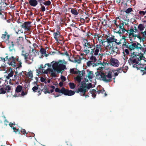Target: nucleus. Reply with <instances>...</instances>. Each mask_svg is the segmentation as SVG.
<instances>
[{"label":"nucleus","mask_w":146,"mask_h":146,"mask_svg":"<svg viewBox=\"0 0 146 146\" xmlns=\"http://www.w3.org/2000/svg\"><path fill=\"white\" fill-rule=\"evenodd\" d=\"M142 56L137 55L136 52H133L131 55L129 62L130 65H132L134 68H136L143 72V74H146V65L141 64V61Z\"/></svg>","instance_id":"f257e3e1"},{"label":"nucleus","mask_w":146,"mask_h":146,"mask_svg":"<svg viewBox=\"0 0 146 146\" xmlns=\"http://www.w3.org/2000/svg\"><path fill=\"white\" fill-rule=\"evenodd\" d=\"M112 72L111 71H109L106 72H100L96 73V76H99V78H101V80L103 81L106 82H111L112 79Z\"/></svg>","instance_id":"f03ea898"},{"label":"nucleus","mask_w":146,"mask_h":146,"mask_svg":"<svg viewBox=\"0 0 146 146\" xmlns=\"http://www.w3.org/2000/svg\"><path fill=\"white\" fill-rule=\"evenodd\" d=\"M30 52V53L29 54L26 53L21 54V55L24 57L26 62L29 64H31L33 62L34 57L36 56V54L37 53V51L32 48L31 52Z\"/></svg>","instance_id":"7ed1b4c3"},{"label":"nucleus","mask_w":146,"mask_h":146,"mask_svg":"<svg viewBox=\"0 0 146 146\" xmlns=\"http://www.w3.org/2000/svg\"><path fill=\"white\" fill-rule=\"evenodd\" d=\"M117 20H113V22L115 24L116 26V29L117 30V31L116 32L117 34L120 35L121 34L124 33L126 30L124 27V22H123L121 20H119L118 21Z\"/></svg>","instance_id":"20e7f679"},{"label":"nucleus","mask_w":146,"mask_h":146,"mask_svg":"<svg viewBox=\"0 0 146 146\" xmlns=\"http://www.w3.org/2000/svg\"><path fill=\"white\" fill-rule=\"evenodd\" d=\"M130 51L136 50L140 52L141 50L144 51L143 48L139 43L136 42H132L129 45V49Z\"/></svg>","instance_id":"39448f33"},{"label":"nucleus","mask_w":146,"mask_h":146,"mask_svg":"<svg viewBox=\"0 0 146 146\" xmlns=\"http://www.w3.org/2000/svg\"><path fill=\"white\" fill-rule=\"evenodd\" d=\"M53 69L58 73H60L62 71L64 70L66 68V66L63 64H60L59 62H55L52 66Z\"/></svg>","instance_id":"423d86ee"},{"label":"nucleus","mask_w":146,"mask_h":146,"mask_svg":"<svg viewBox=\"0 0 146 146\" xmlns=\"http://www.w3.org/2000/svg\"><path fill=\"white\" fill-rule=\"evenodd\" d=\"M101 45L99 44L95 45L94 44V48L91 49V51L90 52V55H94L95 56L98 55V54L100 51H101Z\"/></svg>","instance_id":"0eeeda50"},{"label":"nucleus","mask_w":146,"mask_h":146,"mask_svg":"<svg viewBox=\"0 0 146 146\" xmlns=\"http://www.w3.org/2000/svg\"><path fill=\"white\" fill-rule=\"evenodd\" d=\"M5 58L8 60V64L9 65L12 66L14 68H16V62H15V58L13 56L8 58V56H7Z\"/></svg>","instance_id":"6e6552de"},{"label":"nucleus","mask_w":146,"mask_h":146,"mask_svg":"<svg viewBox=\"0 0 146 146\" xmlns=\"http://www.w3.org/2000/svg\"><path fill=\"white\" fill-rule=\"evenodd\" d=\"M85 87L80 86L79 88L76 89V92L77 93H79L80 95L83 96H85L86 97H89L88 95H86L85 94L86 92V88H84Z\"/></svg>","instance_id":"1a4fd4ad"},{"label":"nucleus","mask_w":146,"mask_h":146,"mask_svg":"<svg viewBox=\"0 0 146 146\" xmlns=\"http://www.w3.org/2000/svg\"><path fill=\"white\" fill-rule=\"evenodd\" d=\"M107 42L108 44L110 46V48L113 47V46L112 45V46L110 44L115 42L117 45H119L117 43H118L117 40V39L115 38V36H113L112 37H109V38H106V41H105L104 42Z\"/></svg>","instance_id":"9d476101"},{"label":"nucleus","mask_w":146,"mask_h":146,"mask_svg":"<svg viewBox=\"0 0 146 146\" xmlns=\"http://www.w3.org/2000/svg\"><path fill=\"white\" fill-rule=\"evenodd\" d=\"M11 90V88L9 85L3 86L0 88V94H5L6 93L7 91V92H10Z\"/></svg>","instance_id":"9b49d317"},{"label":"nucleus","mask_w":146,"mask_h":146,"mask_svg":"<svg viewBox=\"0 0 146 146\" xmlns=\"http://www.w3.org/2000/svg\"><path fill=\"white\" fill-rule=\"evenodd\" d=\"M19 23H20L21 24L20 26L22 28L25 29L26 31H28L30 30V28L29 26L30 25L31 23V22L29 21L25 22L23 24H21V23L20 22H18Z\"/></svg>","instance_id":"f8f14e48"},{"label":"nucleus","mask_w":146,"mask_h":146,"mask_svg":"<svg viewBox=\"0 0 146 146\" xmlns=\"http://www.w3.org/2000/svg\"><path fill=\"white\" fill-rule=\"evenodd\" d=\"M23 37L19 36L15 43V45L18 46H22L23 43Z\"/></svg>","instance_id":"ddd939ff"},{"label":"nucleus","mask_w":146,"mask_h":146,"mask_svg":"<svg viewBox=\"0 0 146 146\" xmlns=\"http://www.w3.org/2000/svg\"><path fill=\"white\" fill-rule=\"evenodd\" d=\"M0 11H4L7 9L8 4L5 1L1 2L0 3Z\"/></svg>","instance_id":"4468645a"},{"label":"nucleus","mask_w":146,"mask_h":146,"mask_svg":"<svg viewBox=\"0 0 146 146\" xmlns=\"http://www.w3.org/2000/svg\"><path fill=\"white\" fill-rule=\"evenodd\" d=\"M110 62L111 65L114 66L118 67L119 64L118 60L114 58H111L110 60Z\"/></svg>","instance_id":"2eb2a0df"},{"label":"nucleus","mask_w":146,"mask_h":146,"mask_svg":"<svg viewBox=\"0 0 146 146\" xmlns=\"http://www.w3.org/2000/svg\"><path fill=\"white\" fill-rule=\"evenodd\" d=\"M9 71H10V72L8 74V75L6 76V78L8 80H9V83L11 84V79L10 78L12 77L14 75V71L10 67L9 68Z\"/></svg>","instance_id":"dca6fc26"},{"label":"nucleus","mask_w":146,"mask_h":146,"mask_svg":"<svg viewBox=\"0 0 146 146\" xmlns=\"http://www.w3.org/2000/svg\"><path fill=\"white\" fill-rule=\"evenodd\" d=\"M19 70L18 69L16 68L15 70H14L15 72V74L14 75L13 79H12V80L13 81H15L16 80H17V82H19L21 80V77H20V78L19 77V76L18 74V70Z\"/></svg>","instance_id":"f3484780"},{"label":"nucleus","mask_w":146,"mask_h":146,"mask_svg":"<svg viewBox=\"0 0 146 146\" xmlns=\"http://www.w3.org/2000/svg\"><path fill=\"white\" fill-rule=\"evenodd\" d=\"M15 62H18L17 63H16L17 66H16V68L19 69L20 68L22 67L21 65L22 62H21V60H19L18 57H16L15 58Z\"/></svg>","instance_id":"a211bd4d"},{"label":"nucleus","mask_w":146,"mask_h":146,"mask_svg":"<svg viewBox=\"0 0 146 146\" xmlns=\"http://www.w3.org/2000/svg\"><path fill=\"white\" fill-rule=\"evenodd\" d=\"M121 11L125 12L126 13V15L131 14V12L133 11V9L131 7H129L127 9H126V8L124 7L123 10Z\"/></svg>","instance_id":"6ab92c4d"},{"label":"nucleus","mask_w":146,"mask_h":146,"mask_svg":"<svg viewBox=\"0 0 146 146\" xmlns=\"http://www.w3.org/2000/svg\"><path fill=\"white\" fill-rule=\"evenodd\" d=\"M126 40H123V42L121 41L120 44L122 43V47L123 48H126L129 49V43L127 42Z\"/></svg>","instance_id":"aec40b11"},{"label":"nucleus","mask_w":146,"mask_h":146,"mask_svg":"<svg viewBox=\"0 0 146 146\" xmlns=\"http://www.w3.org/2000/svg\"><path fill=\"white\" fill-rule=\"evenodd\" d=\"M99 64V63H98V62L94 63L90 61H88L87 62V66L89 67L92 66L93 67H94V66H98Z\"/></svg>","instance_id":"412c9836"},{"label":"nucleus","mask_w":146,"mask_h":146,"mask_svg":"<svg viewBox=\"0 0 146 146\" xmlns=\"http://www.w3.org/2000/svg\"><path fill=\"white\" fill-rule=\"evenodd\" d=\"M10 35L8 34V33L7 31H5L4 34L2 35L1 38L3 39H6V40H8L10 37Z\"/></svg>","instance_id":"4be33fe9"},{"label":"nucleus","mask_w":146,"mask_h":146,"mask_svg":"<svg viewBox=\"0 0 146 146\" xmlns=\"http://www.w3.org/2000/svg\"><path fill=\"white\" fill-rule=\"evenodd\" d=\"M29 3L31 6L33 7H35L38 4V1L36 0H30Z\"/></svg>","instance_id":"5701e85b"},{"label":"nucleus","mask_w":146,"mask_h":146,"mask_svg":"<svg viewBox=\"0 0 146 146\" xmlns=\"http://www.w3.org/2000/svg\"><path fill=\"white\" fill-rule=\"evenodd\" d=\"M88 73V76L89 79L90 80L94 76V74H93V72L90 71L88 69L87 70Z\"/></svg>","instance_id":"b1692460"},{"label":"nucleus","mask_w":146,"mask_h":146,"mask_svg":"<svg viewBox=\"0 0 146 146\" xmlns=\"http://www.w3.org/2000/svg\"><path fill=\"white\" fill-rule=\"evenodd\" d=\"M14 44L13 42L12 41L11 42V44H9V50L10 52H15V49L14 48Z\"/></svg>","instance_id":"393cba45"},{"label":"nucleus","mask_w":146,"mask_h":146,"mask_svg":"<svg viewBox=\"0 0 146 146\" xmlns=\"http://www.w3.org/2000/svg\"><path fill=\"white\" fill-rule=\"evenodd\" d=\"M54 37L56 42H58V38L60 36V33L58 31H57L56 32L53 33Z\"/></svg>","instance_id":"a878e982"},{"label":"nucleus","mask_w":146,"mask_h":146,"mask_svg":"<svg viewBox=\"0 0 146 146\" xmlns=\"http://www.w3.org/2000/svg\"><path fill=\"white\" fill-rule=\"evenodd\" d=\"M75 93V92L74 91H72V90H69L67 89L66 95L69 96H72Z\"/></svg>","instance_id":"bb28decb"},{"label":"nucleus","mask_w":146,"mask_h":146,"mask_svg":"<svg viewBox=\"0 0 146 146\" xmlns=\"http://www.w3.org/2000/svg\"><path fill=\"white\" fill-rule=\"evenodd\" d=\"M41 91L43 92L45 94L47 93L50 94V92L48 90L46 85L44 86L43 88L41 90Z\"/></svg>","instance_id":"cd10ccee"},{"label":"nucleus","mask_w":146,"mask_h":146,"mask_svg":"<svg viewBox=\"0 0 146 146\" xmlns=\"http://www.w3.org/2000/svg\"><path fill=\"white\" fill-rule=\"evenodd\" d=\"M0 17L3 20H5L6 19L5 13L4 11H0Z\"/></svg>","instance_id":"c85d7f7f"},{"label":"nucleus","mask_w":146,"mask_h":146,"mask_svg":"<svg viewBox=\"0 0 146 146\" xmlns=\"http://www.w3.org/2000/svg\"><path fill=\"white\" fill-rule=\"evenodd\" d=\"M70 12L72 14L75 15H77L79 14L77 10L74 8L71 9Z\"/></svg>","instance_id":"c756f323"},{"label":"nucleus","mask_w":146,"mask_h":146,"mask_svg":"<svg viewBox=\"0 0 146 146\" xmlns=\"http://www.w3.org/2000/svg\"><path fill=\"white\" fill-rule=\"evenodd\" d=\"M91 56L90 58V59L91 60L90 61H92L94 63H96L97 61V59L95 56V55H91Z\"/></svg>","instance_id":"7c9ffc66"},{"label":"nucleus","mask_w":146,"mask_h":146,"mask_svg":"<svg viewBox=\"0 0 146 146\" xmlns=\"http://www.w3.org/2000/svg\"><path fill=\"white\" fill-rule=\"evenodd\" d=\"M22 89V87L21 85L18 86L15 89V92L17 93L20 92Z\"/></svg>","instance_id":"2f4dec72"},{"label":"nucleus","mask_w":146,"mask_h":146,"mask_svg":"<svg viewBox=\"0 0 146 146\" xmlns=\"http://www.w3.org/2000/svg\"><path fill=\"white\" fill-rule=\"evenodd\" d=\"M90 93L92 94V97L94 98H95L96 96V91L94 89H93L92 90L90 91Z\"/></svg>","instance_id":"473e14b6"},{"label":"nucleus","mask_w":146,"mask_h":146,"mask_svg":"<svg viewBox=\"0 0 146 146\" xmlns=\"http://www.w3.org/2000/svg\"><path fill=\"white\" fill-rule=\"evenodd\" d=\"M82 76H80L78 75L76 77L74 78L75 80L77 81L78 83H80L82 79Z\"/></svg>","instance_id":"72a5a7b5"},{"label":"nucleus","mask_w":146,"mask_h":146,"mask_svg":"<svg viewBox=\"0 0 146 146\" xmlns=\"http://www.w3.org/2000/svg\"><path fill=\"white\" fill-rule=\"evenodd\" d=\"M33 74L32 72L31 71L28 72L27 77H28L31 79H32L33 78Z\"/></svg>","instance_id":"f704fd0d"},{"label":"nucleus","mask_w":146,"mask_h":146,"mask_svg":"<svg viewBox=\"0 0 146 146\" xmlns=\"http://www.w3.org/2000/svg\"><path fill=\"white\" fill-rule=\"evenodd\" d=\"M41 7L40 8V11L44 12L46 10V8L43 5V3H39Z\"/></svg>","instance_id":"c9c22d12"},{"label":"nucleus","mask_w":146,"mask_h":146,"mask_svg":"<svg viewBox=\"0 0 146 146\" xmlns=\"http://www.w3.org/2000/svg\"><path fill=\"white\" fill-rule=\"evenodd\" d=\"M44 1H45V2H43V1L42 2V3H43L44 5L45 6H49L51 4V2L50 1L48 0L47 1H46L44 0H43Z\"/></svg>","instance_id":"e433bc0d"},{"label":"nucleus","mask_w":146,"mask_h":146,"mask_svg":"<svg viewBox=\"0 0 146 146\" xmlns=\"http://www.w3.org/2000/svg\"><path fill=\"white\" fill-rule=\"evenodd\" d=\"M144 28V25L142 24H139L138 26V28L140 31L143 30Z\"/></svg>","instance_id":"4c0bfd02"},{"label":"nucleus","mask_w":146,"mask_h":146,"mask_svg":"<svg viewBox=\"0 0 146 146\" xmlns=\"http://www.w3.org/2000/svg\"><path fill=\"white\" fill-rule=\"evenodd\" d=\"M67 89H66L64 87H63L60 89V93L66 95Z\"/></svg>","instance_id":"58836bf2"},{"label":"nucleus","mask_w":146,"mask_h":146,"mask_svg":"<svg viewBox=\"0 0 146 146\" xmlns=\"http://www.w3.org/2000/svg\"><path fill=\"white\" fill-rule=\"evenodd\" d=\"M127 40L126 39V36L125 35H123L121 38L120 39V40L118 41V43H117L118 44H120L121 43V41H122L123 40Z\"/></svg>","instance_id":"ea45409f"},{"label":"nucleus","mask_w":146,"mask_h":146,"mask_svg":"<svg viewBox=\"0 0 146 146\" xmlns=\"http://www.w3.org/2000/svg\"><path fill=\"white\" fill-rule=\"evenodd\" d=\"M69 85L71 89H73L75 87V85L74 83L70 82L69 83Z\"/></svg>","instance_id":"a19ab883"},{"label":"nucleus","mask_w":146,"mask_h":146,"mask_svg":"<svg viewBox=\"0 0 146 146\" xmlns=\"http://www.w3.org/2000/svg\"><path fill=\"white\" fill-rule=\"evenodd\" d=\"M40 52L42 55L46 54V50L43 48H41L40 49Z\"/></svg>","instance_id":"79ce46f5"},{"label":"nucleus","mask_w":146,"mask_h":146,"mask_svg":"<svg viewBox=\"0 0 146 146\" xmlns=\"http://www.w3.org/2000/svg\"><path fill=\"white\" fill-rule=\"evenodd\" d=\"M78 57L79 58V59H78V57L77 58L75 59V61L76 62L78 63H80L81 62L82 58L80 57L79 56H78Z\"/></svg>","instance_id":"37998d69"},{"label":"nucleus","mask_w":146,"mask_h":146,"mask_svg":"<svg viewBox=\"0 0 146 146\" xmlns=\"http://www.w3.org/2000/svg\"><path fill=\"white\" fill-rule=\"evenodd\" d=\"M13 129L14 130V131L16 133H18L19 134L20 133V131L18 129H17L15 127H13Z\"/></svg>","instance_id":"c03bdc74"},{"label":"nucleus","mask_w":146,"mask_h":146,"mask_svg":"<svg viewBox=\"0 0 146 146\" xmlns=\"http://www.w3.org/2000/svg\"><path fill=\"white\" fill-rule=\"evenodd\" d=\"M92 84L91 83H90L88 84H87L86 87V90L87 89H89L90 88L92 87Z\"/></svg>","instance_id":"a18cd8bd"},{"label":"nucleus","mask_w":146,"mask_h":146,"mask_svg":"<svg viewBox=\"0 0 146 146\" xmlns=\"http://www.w3.org/2000/svg\"><path fill=\"white\" fill-rule=\"evenodd\" d=\"M85 40L86 41H85L84 42V43L83 44V47L84 48H85V47H87L89 43L90 42H88V40L87 39H85Z\"/></svg>","instance_id":"49530a36"},{"label":"nucleus","mask_w":146,"mask_h":146,"mask_svg":"<svg viewBox=\"0 0 146 146\" xmlns=\"http://www.w3.org/2000/svg\"><path fill=\"white\" fill-rule=\"evenodd\" d=\"M38 85H37L36 86H35L32 88V90L34 92H37V90L38 89Z\"/></svg>","instance_id":"de8ad7c7"},{"label":"nucleus","mask_w":146,"mask_h":146,"mask_svg":"<svg viewBox=\"0 0 146 146\" xmlns=\"http://www.w3.org/2000/svg\"><path fill=\"white\" fill-rule=\"evenodd\" d=\"M123 71V69L122 68L120 67L118 68L116 70H115L114 71V72H115L116 71H117L119 73H121Z\"/></svg>","instance_id":"09e8293b"},{"label":"nucleus","mask_w":146,"mask_h":146,"mask_svg":"<svg viewBox=\"0 0 146 146\" xmlns=\"http://www.w3.org/2000/svg\"><path fill=\"white\" fill-rule=\"evenodd\" d=\"M100 37H98V38L97 40H98L99 43L101 45V44H102L103 43L104 41L102 40L101 39H100Z\"/></svg>","instance_id":"8fccbe9b"},{"label":"nucleus","mask_w":146,"mask_h":146,"mask_svg":"<svg viewBox=\"0 0 146 146\" xmlns=\"http://www.w3.org/2000/svg\"><path fill=\"white\" fill-rule=\"evenodd\" d=\"M94 44L93 45L92 43L90 42L87 46H88L90 48L92 49L93 47H94Z\"/></svg>","instance_id":"3c124183"},{"label":"nucleus","mask_w":146,"mask_h":146,"mask_svg":"<svg viewBox=\"0 0 146 146\" xmlns=\"http://www.w3.org/2000/svg\"><path fill=\"white\" fill-rule=\"evenodd\" d=\"M5 58L0 57V64H2V62H5Z\"/></svg>","instance_id":"603ef678"},{"label":"nucleus","mask_w":146,"mask_h":146,"mask_svg":"<svg viewBox=\"0 0 146 146\" xmlns=\"http://www.w3.org/2000/svg\"><path fill=\"white\" fill-rule=\"evenodd\" d=\"M129 36H132V37H135V38H134V39H135V37H137V35L136 34H134L133 33H129Z\"/></svg>","instance_id":"864d4df0"},{"label":"nucleus","mask_w":146,"mask_h":146,"mask_svg":"<svg viewBox=\"0 0 146 146\" xmlns=\"http://www.w3.org/2000/svg\"><path fill=\"white\" fill-rule=\"evenodd\" d=\"M83 51L85 52L86 55L88 54L90 52V50H89L85 49Z\"/></svg>","instance_id":"5fc2aeb1"},{"label":"nucleus","mask_w":146,"mask_h":146,"mask_svg":"<svg viewBox=\"0 0 146 146\" xmlns=\"http://www.w3.org/2000/svg\"><path fill=\"white\" fill-rule=\"evenodd\" d=\"M139 13L141 15H145V12L144 11H141L139 12Z\"/></svg>","instance_id":"6e6d98bb"},{"label":"nucleus","mask_w":146,"mask_h":146,"mask_svg":"<svg viewBox=\"0 0 146 146\" xmlns=\"http://www.w3.org/2000/svg\"><path fill=\"white\" fill-rule=\"evenodd\" d=\"M141 33L143 34V38H145L146 36V31H145L143 32H141Z\"/></svg>","instance_id":"4d7b16f0"},{"label":"nucleus","mask_w":146,"mask_h":146,"mask_svg":"<svg viewBox=\"0 0 146 146\" xmlns=\"http://www.w3.org/2000/svg\"><path fill=\"white\" fill-rule=\"evenodd\" d=\"M137 37L140 40H141L142 41H144V38H141L139 34H138L137 35Z\"/></svg>","instance_id":"13d9d810"},{"label":"nucleus","mask_w":146,"mask_h":146,"mask_svg":"<svg viewBox=\"0 0 146 146\" xmlns=\"http://www.w3.org/2000/svg\"><path fill=\"white\" fill-rule=\"evenodd\" d=\"M87 85V84L85 82H82L81 86H83V87H85L84 88H86V87Z\"/></svg>","instance_id":"bf43d9fd"},{"label":"nucleus","mask_w":146,"mask_h":146,"mask_svg":"<svg viewBox=\"0 0 146 146\" xmlns=\"http://www.w3.org/2000/svg\"><path fill=\"white\" fill-rule=\"evenodd\" d=\"M86 18H85V19L84 21L83 22H86V23H88L90 20V19L88 17H86Z\"/></svg>","instance_id":"052dcab7"},{"label":"nucleus","mask_w":146,"mask_h":146,"mask_svg":"<svg viewBox=\"0 0 146 146\" xmlns=\"http://www.w3.org/2000/svg\"><path fill=\"white\" fill-rule=\"evenodd\" d=\"M143 50L144 51H143L142 50H141L140 52V54L142 56V57H143V53H145V52H146V48H145V50L144 48H143Z\"/></svg>","instance_id":"680f3d73"},{"label":"nucleus","mask_w":146,"mask_h":146,"mask_svg":"<svg viewBox=\"0 0 146 146\" xmlns=\"http://www.w3.org/2000/svg\"><path fill=\"white\" fill-rule=\"evenodd\" d=\"M107 20H104L102 22V23L104 26H105L107 25Z\"/></svg>","instance_id":"e2e57ef3"},{"label":"nucleus","mask_w":146,"mask_h":146,"mask_svg":"<svg viewBox=\"0 0 146 146\" xmlns=\"http://www.w3.org/2000/svg\"><path fill=\"white\" fill-rule=\"evenodd\" d=\"M21 133L23 134H25L26 133V130L24 129H22L21 131Z\"/></svg>","instance_id":"0e129e2a"},{"label":"nucleus","mask_w":146,"mask_h":146,"mask_svg":"<svg viewBox=\"0 0 146 146\" xmlns=\"http://www.w3.org/2000/svg\"><path fill=\"white\" fill-rule=\"evenodd\" d=\"M61 54H65V55H66V56L68 57H69V54H68V53L67 52V51H66L64 53H61Z\"/></svg>","instance_id":"69168bd1"},{"label":"nucleus","mask_w":146,"mask_h":146,"mask_svg":"<svg viewBox=\"0 0 146 146\" xmlns=\"http://www.w3.org/2000/svg\"><path fill=\"white\" fill-rule=\"evenodd\" d=\"M61 79L62 81L64 82L66 80V78L64 76H62L61 77Z\"/></svg>","instance_id":"338daca9"},{"label":"nucleus","mask_w":146,"mask_h":146,"mask_svg":"<svg viewBox=\"0 0 146 146\" xmlns=\"http://www.w3.org/2000/svg\"><path fill=\"white\" fill-rule=\"evenodd\" d=\"M51 76L52 77H55L56 76V73L53 72H51Z\"/></svg>","instance_id":"774afa93"}]
</instances>
